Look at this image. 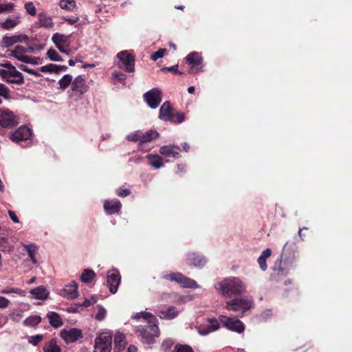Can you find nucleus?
I'll list each match as a JSON object with an SVG mask.
<instances>
[{
	"mask_svg": "<svg viewBox=\"0 0 352 352\" xmlns=\"http://www.w3.org/2000/svg\"><path fill=\"white\" fill-rule=\"evenodd\" d=\"M132 318L140 322L135 327V331L141 341L148 344H153L155 338L160 336L157 318L150 312L141 311L136 313Z\"/></svg>",
	"mask_w": 352,
	"mask_h": 352,
	"instance_id": "nucleus-1",
	"label": "nucleus"
},
{
	"mask_svg": "<svg viewBox=\"0 0 352 352\" xmlns=\"http://www.w3.org/2000/svg\"><path fill=\"white\" fill-rule=\"evenodd\" d=\"M215 289L223 296H241L246 291L245 284L238 277L230 276L218 282Z\"/></svg>",
	"mask_w": 352,
	"mask_h": 352,
	"instance_id": "nucleus-2",
	"label": "nucleus"
},
{
	"mask_svg": "<svg viewBox=\"0 0 352 352\" xmlns=\"http://www.w3.org/2000/svg\"><path fill=\"white\" fill-rule=\"evenodd\" d=\"M253 303L254 302L252 300L248 298H235L230 301H228L226 302V308L229 311H241L242 313L240 315V317H242L245 311L252 308Z\"/></svg>",
	"mask_w": 352,
	"mask_h": 352,
	"instance_id": "nucleus-3",
	"label": "nucleus"
},
{
	"mask_svg": "<svg viewBox=\"0 0 352 352\" xmlns=\"http://www.w3.org/2000/svg\"><path fill=\"white\" fill-rule=\"evenodd\" d=\"M112 336L109 332L100 333L95 339L94 352H110L112 348Z\"/></svg>",
	"mask_w": 352,
	"mask_h": 352,
	"instance_id": "nucleus-4",
	"label": "nucleus"
},
{
	"mask_svg": "<svg viewBox=\"0 0 352 352\" xmlns=\"http://www.w3.org/2000/svg\"><path fill=\"white\" fill-rule=\"evenodd\" d=\"M166 280L171 282H175L183 287L186 288H197L199 286L195 280H192L182 273H170L163 276Z\"/></svg>",
	"mask_w": 352,
	"mask_h": 352,
	"instance_id": "nucleus-5",
	"label": "nucleus"
},
{
	"mask_svg": "<svg viewBox=\"0 0 352 352\" xmlns=\"http://www.w3.org/2000/svg\"><path fill=\"white\" fill-rule=\"evenodd\" d=\"M186 63L190 67V72L196 74L203 71L204 59L201 54L197 52H192L186 57Z\"/></svg>",
	"mask_w": 352,
	"mask_h": 352,
	"instance_id": "nucleus-6",
	"label": "nucleus"
},
{
	"mask_svg": "<svg viewBox=\"0 0 352 352\" xmlns=\"http://www.w3.org/2000/svg\"><path fill=\"white\" fill-rule=\"evenodd\" d=\"M117 57L119 60L118 66L120 68L129 73L135 71V57L129 51L124 50L119 52Z\"/></svg>",
	"mask_w": 352,
	"mask_h": 352,
	"instance_id": "nucleus-7",
	"label": "nucleus"
},
{
	"mask_svg": "<svg viewBox=\"0 0 352 352\" xmlns=\"http://www.w3.org/2000/svg\"><path fill=\"white\" fill-rule=\"evenodd\" d=\"M29 43V37L25 34H20L18 35L4 36L1 41L0 46L3 48H8L15 43Z\"/></svg>",
	"mask_w": 352,
	"mask_h": 352,
	"instance_id": "nucleus-8",
	"label": "nucleus"
},
{
	"mask_svg": "<svg viewBox=\"0 0 352 352\" xmlns=\"http://www.w3.org/2000/svg\"><path fill=\"white\" fill-rule=\"evenodd\" d=\"M121 276L118 270L113 269L108 271L107 274V285L111 294H114L117 292Z\"/></svg>",
	"mask_w": 352,
	"mask_h": 352,
	"instance_id": "nucleus-9",
	"label": "nucleus"
},
{
	"mask_svg": "<svg viewBox=\"0 0 352 352\" xmlns=\"http://www.w3.org/2000/svg\"><path fill=\"white\" fill-rule=\"evenodd\" d=\"M145 102L151 109H156L162 101V93L159 89H149L144 95Z\"/></svg>",
	"mask_w": 352,
	"mask_h": 352,
	"instance_id": "nucleus-10",
	"label": "nucleus"
},
{
	"mask_svg": "<svg viewBox=\"0 0 352 352\" xmlns=\"http://www.w3.org/2000/svg\"><path fill=\"white\" fill-rule=\"evenodd\" d=\"M220 321L224 327L232 331L238 333H241L244 331L245 326L239 320H233L231 318L221 316Z\"/></svg>",
	"mask_w": 352,
	"mask_h": 352,
	"instance_id": "nucleus-11",
	"label": "nucleus"
},
{
	"mask_svg": "<svg viewBox=\"0 0 352 352\" xmlns=\"http://www.w3.org/2000/svg\"><path fill=\"white\" fill-rule=\"evenodd\" d=\"M32 135V130L27 126L22 125L10 134V138L12 141L18 143L19 142L29 140Z\"/></svg>",
	"mask_w": 352,
	"mask_h": 352,
	"instance_id": "nucleus-12",
	"label": "nucleus"
},
{
	"mask_svg": "<svg viewBox=\"0 0 352 352\" xmlns=\"http://www.w3.org/2000/svg\"><path fill=\"white\" fill-rule=\"evenodd\" d=\"M60 337L67 343L74 342L82 338L81 329L78 328H69L62 329L60 332Z\"/></svg>",
	"mask_w": 352,
	"mask_h": 352,
	"instance_id": "nucleus-13",
	"label": "nucleus"
},
{
	"mask_svg": "<svg viewBox=\"0 0 352 352\" xmlns=\"http://www.w3.org/2000/svg\"><path fill=\"white\" fill-rule=\"evenodd\" d=\"M19 124L12 111L0 109V126L3 128L12 127Z\"/></svg>",
	"mask_w": 352,
	"mask_h": 352,
	"instance_id": "nucleus-14",
	"label": "nucleus"
},
{
	"mask_svg": "<svg viewBox=\"0 0 352 352\" xmlns=\"http://www.w3.org/2000/svg\"><path fill=\"white\" fill-rule=\"evenodd\" d=\"M159 118L165 122L174 121L173 109L168 101L163 103L160 109Z\"/></svg>",
	"mask_w": 352,
	"mask_h": 352,
	"instance_id": "nucleus-15",
	"label": "nucleus"
},
{
	"mask_svg": "<svg viewBox=\"0 0 352 352\" xmlns=\"http://www.w3.org/2000/svg\"><path fill=\"white\" fill-rule=\"evenodd\" d=\"M296 244L294 242H287L283 248L280 259H284L285 261L293 260L296 256Z\"/></svg>",
	"mask_w": 352,
	"mask_h": 352,
	"instance_id": "nucleus-16",
	"label": "nucleus"
},
{
	"mask_svg": "<svg viewBox=\"0 0 352 352\" xmlns=\"http://www.w3.org/2000/svg\"><path fill=\"white\" fill-rule=\"evenodd\" d=\"M180 147L174 144L165 145L160 148V153L165 157H172L178 159L181 157Z\"/></svg>",
	"mask_w": 352,
	"mask_h": 352,
	"instance_id": "nucleus-17",
	"label": "nucleus"
},
{
	"mask_svg": "<svg viewBox=\"0 0 352 352\" xmlns=\"http://www.w3.org/2000/svg\"><path fill=\"white\" fill-rule=\"evenodd\" d=\"M61 295L68 299H76L78 296V285L75 281L65 285L62 289Z\"/></svg>",
	"mask_w": 352,
	"mask_h": 352,
	"instance_id": "nucleus-18",
	"label": "nucleus"
},
{
	"mask_svg": "<svg viewBox=\"0 0 352 352\" xmlns=\"http://www.w3.org/2000/svg\"><path fill=\"white\" fill-rule=\"evenodd\" d=\"M104 210L109 215L113 214L120 211L121 203L118 199L105 200L104 201Z\"/></svg>",
	"mask_w": 352,
	"mask_h": 352,
	"instance_id": "nucleus-19",
	"label": "nucleus"
},
{
	"mask_svg": "<svg viewBox=\"0 0 352 352\" xmlns=\"http://www.w3.org/2000/svg\"><path fill=\"white\" fill-rule=\"evenodd\" d=\"M219 321L214 318H208V325L206 327L201 328L199 330V333L201 336H206L211 332L217 331L219 329Z\"/></svg>",
	"mask_w": 352,
	"mask_h": 352,
	"instance_id": "nucleus-20",
	"label": "nucleus"
},
{
	"mask_svg": "<svg viewBox=\"0 0 352 352\" xmlns=\"http://www.w3.org/2000/svg\"><path fill=\"white\" fill-rule=\"evenodd\" d=\"M206 263V259L201 255L196 253H189L188 254V263L195 267L204 266Z\"/></svg>",
	"mask_w": 352,
	"mask_h": 352,
	"instance_id": "nucleus-21",
	"label": "nucleus"
},
{
	"mask_svg": "<svg viewBox=\"0 0 352 352\" xmlns=\"http://www.w3.org/2000/svg\"><path fill=\"white\" fill-rule=\"evenodd\" d=\"M21 22L19 16H12L8 17L4 22L0 23V27L3 30H10L15 28Z\"/></svg>",
	"mask_w": 352,
	"mask_h": 352,
	"instance_id": "nucleus-22",
	"label": "nucleus"
},
{
	"mask_svg": "<svg viewBox=\"0 0 352 352\" xmlns=\"http://www.w3.org/2000/svg\"><path fill=\"white\" fill-rule=\"evenodd\" d=\"M126 346L125 336L121 333H116L114 338V352H122Z\"/></svg>",
	"mask_w": 352,
	"mask_h": 352,
	"instance_id": "nucleus-23",
	"label": "nucleus"
},
{
	"mask_svg": "<svg viewBox=\"0 0 352 352\" xmlns=\"http://www.w3.org/2000/svg\"><path fill=\"white\" fill-rule=\"evenodd\" d=\"M37 24L39 27L51 28L54 26L52 19L44 12L38 14Z\"/></svg>",
	"mask_w": 352,
	"mask_h": 352,
	"instance_id": "nucleus-24",
	"label": "nucleus"
},
{
	"mask_svg": "<svg viewBox=\"0 0 352 352\" xmlns=\"http://www.w3.org/2000/svg\"><path fill=\"white\" fill-rule=\"evenodd\" d=\"M67 67L66 65H57L54 64H48L39 68V71L42 72H49L59 74L62 71H66Z\"/></svg>",
	"mask_w": 352,
	"mask_h": 352,
	"instance_id": "nucleus-25",
	"label": "nucleus"
},
{
	"mask_svg": "<svg viewBox=\"0 0 352 352\" xmlns=\"http://www.w3.org/2000/svg\"><path fill=\"white\" fill-rule=\"evenodd\" d=\"M10 67H15L9 62H6L0 65V76L6 82H8V80H9L10 76L14 74Z\"/></svg>",
	"mask_w": 352,
	"mask_h": 352,
	"instance_id": "nucleus-26",
	"label": "nucleus"
},
{
	"mask_svg": "<svg viewBox=\"0 0 352 352\" xmlns=\"http://www.w3.org/2000/svg\"><path fill=\"white\" fill-rule=\"evenodd\" d=\"M47 318L50 324L54 328H58L63 325L62 318L56 312L49 311L47 314Z\"/></svg>",
	"mask_w": 352,
	"mask_h": 352,
	"instance_id": "nucleus-27",
	"label": "nucleus"
},
{
	"mask_svg": "<svg viewBox=\"0 0 352 352\" xmlns=\"http://www.w3.org/2000/svg\"><path fill=\"white\" fill-rule=\"evenodd\" d=\"M30 294L36 299L45 300L49 296V292L43 286L37 287L30 291Z\"/></svg>",
	"mask_w": 352,
	"mask_h": 352,
	"instance_id": "nucleus-28",
	"label": "nucleus"
},
{
	"mask_svg": "<svg viewBox=\"0 0 352 352\" xmlns=\"http://www.w3.org/2000/svg\"><path fill=\"white\" fill-rule=\"evenodd\" d=\"M10 55L14 58H15L16 60L23 62V60L21 59V57H27L28 55H25V47L21 45H16L14 49L10 51Z\"/></svg>",
	"mask_w": 352,
	"mask_h": 352,
	"instance_id": "nucleus-29",
	"label": "nucleus"
},
{
	"mask_svg": "<svg viewBox=\"0 0 352 352\" xmlns=\"http://www.w3.org/2000/svg\"><path fill=\"white\" fill-rule=\"evenodd\" d=\"M178 315V312L175 307H170L166 311H160L159 316L163 319L171 320Z\"/></svg>",
	"mask_w": 352,
	"mask_h": 352,
	"instance_id": "nucleus-30",
	"label": "nucleus"
},
{
	"mask_svg": "<svg viewBox=\"0 0 352 352\" xmlns=\"http://www.w3.org/2000/svg\"><path fill=\"white\" fill-rule=\"evenodd\" d=\"M149 164L155 168H160L163 166L162 157L157 155L149 154L147 156Z\"/></svg>",
	"mask_w": 352,
	"mask_h": 352,
	"instance_id": "nucleus-31",
	"label": "nucleus"
},
{
	"mask_svg": "<svg viewBox=\"0 0 352 352\" xmlns=\"http://www.w3.org/2000/svg\"><path fill=\"white\" fill-rule=\"evenodd\" d=\"M44 352H60V348L57 344L56 340L51 339L43 347Z\"/></svg>",
	"mask_w": 352,
	"mask_h": 352,
	"instance_id": "nucleus-32",
	"label": "nucleus"
},
{
	"mask_svg": "<svg viewBox=\"0 0 352 352\" xmlns=\"http://www.w3.org/2000/svg\"><path fill=\"white\" fill-rule=\"evenodd\" d=\"M159 136V133L155 130H149L144 133L140 138V143H146L156 139Z\"/></svg>",
	"mask_w": 352,
	"mask_h": 352,
	"instance_id": "nucleus-33",
	"label": "nucleus"
},
{
	"mask_svg": "<svg viewBox=\"0 0 352 352\" xmlns=\"http://www.w3.org/2000/svg\"><path fill=\"white\" fill-rule=\"evenodd\" d=\"M10 68H11V70L12 71V72H14V74L10 76L9 80H8V82L16 83V84H19V83L23 82V77L22 74L20 72L17 71L16 67H10Z\"/></svg>",
	"mask_w": 352,
	"mask_h": 352,
	"instance_id": "nucleus-34",
	"label": "nucleus"
},
{
	"mask_svg": "<svg viewBox=\"0 0 352 352\" xmlns=\"http://www.w3.org/2000/svg\"><path fill=\"white\" fill-rule=\"evenodd\" d=\"M96 276L95 272L89 269H85L82 271L80 276V280L85 283H89Z\"/></svg>",
	"mask_w": 352,
	"mask_h": 352,
	"instance_id": "nucleus-35",
	"label": "nucleus"
},
{
	"mask_svg": "<svg viewBox=\"0 0 352 352\" xmlns=\"http://www.w3.org/2000/svg\"><path fill=\"white\" fill-rule=\"evenodd\" d=\"M58 5L61 9L67 11H72L76 7L74 0H60Z\"/></svg>",
	"mask_w": 352,
	"mask_h": 352,
	"instance_id": "nucleus-36",
	"label": "nucleus"
},
{
	"mask_svg": "<svg viewBox=\"0 0 352 352\" xmlns=\"http://www.w3.org/2000/svg\"><path fill=\"white\" fill-rule=\"evenodd\" d=\"M24 249L28 252V256L33 263H36L34 253L36 250V246L34 244L22 245Z\"/></svg>",
	"mask_w": 352,
	"mask_h": 352,
	"instance_id": "nucleus-37",
	"label": "nucleus"
},
{
	"mask_svg": "<svg viewBox=\"0 0 352 352\" xmlns=\"http://www.w3.org/2000/svg\"><path fill=\"white\" fill-rule=\"evenodd\" d=\"M41 321V318L38 316H32L27 318L24 321L23 324L25 326L35 327L39 324Z\"/></svg>",
	"mask_w": 352,
	"mask_h": 352,
	"instance_id": "nucleus-38",
	"label": "nucleus"
},
{
	"mask_svg": "<svg viewBox=\"0 0 352 352\" xmlns=\"http://www.w3.org/2000/svg\"><path fill=\"white\" fill-rule=\"evenodd\" d=\"M69 36L65 34L55 33L52 38V41L55 45H60V43H65L68 40Z\"/></svg>",
	"mask_w": 352,
	"mask_h": 352,
	"instance_id": "nucleus-39",
	"label": "nucleus"
},
{
	"mask_svg": "<svg viewBox=\"0 0 352 352\" xmlns=\"http://www.w3.org/2000/svg\"><path fill=\"white\" fill-rule=\"evenodd\" d=\"M72 80V76L69 74L64 75L59 80V88H67Z\"/></svg>",
	"mask_w": 352,
	"mask_h": 352,
	"instance_id": "nucleus-40",
	"label": "nucleus"
},
{
	"mask_svg": "<svg viewBox=\"0 0 352 352\" xmlns=\"http://www.w3.org/2000/svg\"><path fill=\"white\" fill-rule=\"evenodd\" d=\"M47 57L52 61H63V59L60 56L56 50L50 49L47 52Z\"/></svg>",
	"mask_w": 352,
	"mask_h": 352,
	"instance_id": "nucleus-41",
	"label": "nucleus"
},
{
	"mask_svg": "<svg viewBox=\"0 0 352 352\" xmlns=\"http://www.w3.org/2000/svg\"><path fill=\"white\" fill-rule=\"evenodd\" d=\"M113 79L116 81V82H120L123 86H126V75L124 74H122L121 72L117 73L115 72L113 74Z\"/></svg>",
	"mask_w": 352,
	"mask_h": 352,
	"instance_id": "nucleus-42",
	"label": "nucleus"
},
{
	"mask_svg": "<svg viewBox=\"0 0 352 352\" xmlns=\"http://www.w3.org/2000/svg\"><path fill=\"white\" fill-rule=\"evenodd\" d=\"M172 352H194L192 349L186 344H177Z\"/></svg>",
	"mask_w": 352,
	"mask_h": 352,
	"instance_id": "nucleus-43",
	"label": "nucleus"
},
{
	"mask_svg": "<svg viewBox=\"0 0 352 352\" xmlns=\"http://www.w3.org/2000/svg\"><path fill=\"white\" fill-rule=\"evenodd\" d=\"M21 59L23 60V63L34 65H37L41 63V59L38 57H31L28 56L27 57H21Z\"/></svg>",
	"mask_w": 352,
	"mask_h": 352,
	"instance_id": "nucleus-44",
	"label": "nucleus"
},
{
	"mask_svg": "<svg viewBox=\"0 0 352 352\" xmlns=\"http://www.w3.org/2000/svg\"><path fill=\"white\" fill-rule=\"evenodd\" d=\"M85 80L81 76H78L72 82V88H83L85 86Z\"/></svg>",
	"mask_w": 352,
	"mask_h": 352,
	"instance_id": "nucleus-45",
	"label": "nucleus"
},
{
	"mask_svg": "<svg viewBox=\"0 0 352 352\" xmlns=\"http://www.w3.org/2000/svg\"><path fill=\"white\" fill-rule=\"evenodd\" d=\"M98 311L96 314L95 318L96 320L102 321L107 316V310L101 305H98Z\"/></svg>",
	"mask_w": 352,
	"mask_h": 352,
	"instance_id": "nucleus-46",
	"label": "nucleus"
},
{
	"mask_svg": "<svg viewBox=\"0 0 352 352\" xmlns=\"http://www.w3.org/2000/svg\"><path fill=\"white\" fill-rule=\"evenodd\" d=\"M166 52V49L160 48L157 51L153 52L151 54V59L153 61H156L157 59L164 57Z\"/></svg>",
	"mask_w": 352,
	"mask_h": 352,
	"instance_id": "nucleus-47",
	"label": "nucleus"
},
{
	"mask_svg": "<svg viewBox=\"0 0 352 352\" xmlns=\"http://www.w3.org/2000/svg\"><path fill=\"white\" fill-rule=\"evenodd\" d=\"M24 7H25V11L30 15L35 16L36 14V8L32 2L30 1V2L26 3L25 4Z\"/></svg>",
	"mask_w": 352,
	"mask_h": 352,
	"instance_id": "nucleus-48",
	"label": "nucleus"
},
{
	"mask_svg": "<svg viewBox=\"0 0 352 352\" xmlns=\"http://www.w3.org/2000/svg\"><path fill=\"white\" fill-rule=\"evenodd\" d=\"M18 67L23 72H26L28 74H33L36 76H39L41 75L39 73V72H40L39 68L38 69V70H34V69L29 68L28 66H26L25 65H20Z\"/></svg>",
	"mask_w": 352,
	"mask_h": 352,
	"instance_id": "nucleus-49",
	"label": "nucleus"
},
{
	"mask_svg": "<svg viewBox=\"0 0 352 352\" xmlns=\"http://www.w3.org/2000/svg\"><path fill=\"white\" fill-rule=\"evenodd\" d=\"M185 120V114L182 112L174 113V121L171 122L175 124L182 123Z\"/></svg>",
	"mask_w": 352,
	"mask_h": 352,
	"instance_id": "nucleus-50",
	"label": "nucleus"
},
{
	"mask_svg": "<svg viewBox=\"0 0 352 352\" xmlns=\"http://www.w3.org/2000/svg\"><path fill=\"white\" fill-rule=\"evenodd\" d=\"M178 67H179L178 65H173L169 67H162L161 69V71H162L164 72H170L175 74H182V72H181L178 70Z\"/></svg>",
	"mask_w": 352,
	"mask_h": 352,
	"instance_id": "nucleus-51",
	"label": "nucleus"
},
{
	"mask_svg": "<svg viewBox=\"0 0 352 352\" xmlns=\"http://www.w3.org/2000/svg\"><path fill=\"white\" fill-rule=\"evenodd\" d=\"M43 336L41 334L33 336L29 338V342L36 346L38 342H40L43 340Z\"/></svg>",
	"mask_w": 352,
	"mask_h": 352,
	"instance_id": "nucleus-52",
	"label": "nucleus"
},
{
	"mask_svg": "<svg viewBox=\"0 0 352 352\" xmlns=\"http://www.w3.org/2000/svg\"><path fill=\"white\" fill-rule=\"evenodd\" d=\"M272 316V310L271 309H267L264 311H263L260 316L259 318L263 321H266L268 319H270Z\"/></svg>",
	"mask_w": 352,
	"mask_h": 352,
	"instance_id": "nucleus-53",
	"label": "nucleus"
},
{
	"mask_svg": "<svg viewBox=\"0 0 352 352\" xmlns=\"http://www.w3.org/2000/svg\"><path fill=\"white\" fill-rule=\"evenodd\" d=\"M117 195L120 197H125L130 195L131 191L128 188H118L116 190Z\"/></svg>",
	"mask_w": 352,
	"mask_h": 352,
	"instance_id": "nucleus-54",
	"label": "nucleus"
},
{
	"mask_svg": "<svg viewBox=\"0 0 352 352\" xmlns=\"http://www.w3.org/2000/svg\"><path fill=\"white\" fill-rule=\"evenodd\" d=\"M257 262L260 266V268L263 270V271H265L267 268V263H266V259L265 258H261V257H258V260H257Z\"/></svg>",
	"mask_w": 352,
	"mask_h": 352,
	"instance_id": "nucleus-55",
	"label": "nucleus"
},
{
	"mask_svg": "<svg viewBox=\"0 0 352 352\" xmlns=\"http://www.w3.org/2000/svg\"><path fill=\"white\" fill-rule=\"evenodd\" d=\"M126 139L131 142L140 141V138L137 133H133L127 135Z\"/></svg>",
	"mask_w": 352,
	"mask_h": 352,
	"instance_id": "nucleus-56",
	"label": "nucleus"
},
{
	"mask_svg": "<svg viewBox=\"0 0 352 352\" xmlns=\"http://www.w3.org/2000/svg\"><path fill=\"white\" fill-rule=\"evenodd\" d=\"M10 301L3 296H0V308H6L8 306Z\"/></svg>",
	"mask_w": 352,
	"mask_h": 352,
	"instance_id": "nucleus-57",
	"label": "nucleus"
},
{
	"mask_svg": "<svg viewBox=\"0 0 352 352\" xmlns=\"http://www.w3.org/2000/svg\"><path fill=\"white\" fill-rule=\"evenodd\" d=\"M79 19H80L78 16H72L71 18H69V17L63 18V20H65V21H67L70 25L76 23L79 21Z\"/></svg>",
	"mask_w": 352,
	"mask_h": 352,
	"instance_id": "nucleus-58",
	"label": "nucleus"
},
{
	"mask_svg": "<svg viewBox=\"0 0 352 352\" xmlns=\"http://www.w3.org/2000/svg\"><path fill=\"white\" fill-rule=\"evenodd\" d=\"M8 214L14 223H19V218L12 210H8Z\"/></svg>",
	"mask_w": 352,
	"mask_h": 352,
	"instance_id": "nucleus-59",
	"label": "nucleus"
},
{
	"mask_svg": "<svg viewBox=\"0 0 352 352\" xmlns=\"http://www.w3.org/2000/svg\"><path fill=\"white\" fill-rule=\"evenodd\" d=\"M271 254H272L271 250L267 248L265 250L262 252V253L259 257L266 259L267 258L270 256Z\"/></svg>",
	"mask_w": 352,
	"mask_h": 352,
	"instance_id": "nucleus-60",
	"label": "nucleus"
},
{
	"mask_svg": "<svg viewBox=\"0 0 352 352\" xmlns=\"http://www.w3.org/2000/svg\"><path fill=\"white\" fill-rule=\"evenodd\" d=\"M56 47L58 49V50L60 52L66 54L67 55L69 54V50H65L61 45H56Z\"/></svg>",
	"mask_w": 352,
	"mask_h": 352,
	"instance_id": "nucleus-61",
	"label": "nucleus"
},
{
	"mask_svg": "<svg viewBox=\"0 0 352 352\" xmlns=\"http://www.w3.org/2000/svg\"><path fill=\"white\" fill-rule=\"evenodd\" d=\"M182 146L184 151H185L186 152H188L190 151V145L187 142H184L182 144Z\"/></svg>",
	"mask_w": 352,
	"mask_h": 352,
	"instance_id": "nucleus-62",
	"label": "nucleus"
},
{
	"mask_svg": "<svg viewBox=\"0 0 352 352\" xmlns=\"http://www.w3.org/2000/svg\"><path fill=\"white\" fill-rule=\"evenodd\" d=\"M128 352H137V348L133 345H130L128 348Z\"/></svg>",
	"mask_w": 352,
	"mask_h": 352,
	"instance_id": "nucleus-63",
	"label": "nucleus"
},
{
	"mask_svg": "<svg viewBox=\"0 0 352 352\" xmlns=\"http://www.w3.org/2000/svg\"><path fill=\"white\" fill-rule=\"evenodd\" d=\"M91 305V302L88 299H86L82 304V306L85 307H87L89 306H90Z\"/></svg>",
	"mask_w": 352,
	"mask_h": 352,
	"instance_id": "nucleus-64",
	"label": "nucleus"
}]
</instances>
